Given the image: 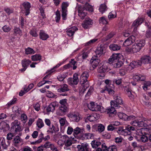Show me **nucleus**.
<instances>
[{"label":"nucleus","mask_w":151,"mask_h":151,"mask_svg":"<svg viewBox=\"0 0 151 151\" xmlns=\"http://www.w3.org/2000/svg\"><path fill=\"white\" fill-rule=\"evenodd\" d=\"M19 123L17 121L14 122L12 124L11 131L12 132L16 133L21 131V127L19 125Z\"/></svg>","instance_id":"obj_8"},{"label":"nucleus","mask_w":151,"mask_h":151,"mask_svg":"<svg viewBox=\"0 0 151 151\" xmlns=\"http://www.w3.org/2000/svg\"><path fill=\"white\" fill-rule=\"evenodd\" d=\"M119 54H113L109 59V64H113L114 62L120 59L119 55Z\"/></svg>","instance_id":"obj_14"},{"label":"nucleus","mask_w":151,"mask_h":151,"mask_svg":"<svg viewBox=\"0 0 151 151\" xmlns=\"http://www.w3.org/2000/svg\"><path fill=\"white\" fill-rule=\"evenodd\" d=\"M31 61L28 60L24 59L22 61V66L23 67V68L21 69L20 70L21 71H24L27 68V67L29 66L30 63H31Z\"/></svg>","instance_id":"obj_15"},{"label":"nucleus","mask_w":151,"mask_h":151,"mask_svg":"<svg viewBox=\"0 0 151 151\" xmlns=\"http://www.w3.org/2000/svg\"><path fill=\"white\" fill-rule=\"evenodd\" d=\"M77 147L79 151H91L88 144L86 142L81 143L77 146Z\"/></svg>","instance_id":"obj_6"},{"label":"nucleus","mask_w":151,"mask_h":151,"mask_svg":"<svg viewBox=\"0 0 151 151\" xmlns=\"http://www.w3.org/2000/svg\"><path fill=\"white\" fill-rule=\"evenodd\" d=\"M93 24V22L91 19L89 18L86 19L82 24V26L84 28L87 29Z\"/></svg>","instance_id":"obj_16"},{"label":"nucleus","mask_w":151,"mask_h":151,"mask_svg":"<svg viewBox=\"0 0 151 151\" xmlns=\"http://www.w3.org/2000/svg\"><path fill=\"white\" fill-rule=\"evenodd\" d=\"M77 30V28L76 27H73L68 29L66 32L68 36L71 37L73 35L76 31Z\"/></svg>","instance_id":"obj_21"},{"label":"nucleus","mask_w":151,"mask_h":151,"mask_svg":"<svg viewBox=\"0 0 151 151\" xmlns=\"http://www.w3.org/2000/svg\"><path fill=\"white\" fill-rule=\"evenodd\" d=\"M106 48L105 47L102 45H100L96 48L95 52L96 55H94L92 58V65L93 69L96 68L99 65L100 60L99 59L98 55H101L105 52Z\"/></svg>","instance_id":"obj_1"},{"label":"nucleus","mask_w":151,"mask_h":151,"mask_svg":"<svg viewBox=\"0 0 151 151\" xmlns=\"http://www.w3.org/2000/svg\"><path fill=\"white\" fill-rule=\"evenodd\" d=\"M78 75L76 73L73 75V78H69L68 79V83L70 85H76L78 84L79 80L78 77Z\"/></svg>","instance_id":"obj_10"},{"label":"nucleus","mask_w":151,"mask_h":151,"mask_svg":"<svg viewBox=\"0 0 151 151\" xmlns=\"http://www.w3.org/2000/svg\"><path fill=\"white\" fill-rule=\"evenodd\" d=\"M12 141L14 146H17L18 144L21 142L22 139L19 136H17L14 137Z\"/></svg>","instance_id":"obj_30"},{"label":"nucleus","mask_w":151,"mask_h":151,"mask_svg":"<svg viewBox=\"0 0 151 151\" xmlns=\"http://www.w3.org/2000/svg\"><path fill=\"white\" fill-rule=\"evenodd\" d=\"M14 32L16 34H18L19 35H21L22 32L20 28L19 27H15L14 29Z\"/></svg>","instance_id":"obj_60"},{"label":"nucleus","mask_w":151,"mask_h":151,"mask_svg":"<svg viewBox=\"0 0 151 151\" xmlns=\"http://www.w3.org/2000/svg\"><path fill=\"white\" fill-rule=\"evenodd\" d=\"M135 37L133 35L131 36L124 41L123 45L125 47L130 45L135 41Z\"/></svg>","instance_id":"obj_11"},{"label":"nucleus","mask_w":151,"mask_h":151,"mask_svg":"<svg viewBox=\"0 0 151 151\" xmlns=\"http://www.w3.org/2000/svg\"><path fill=\"white\" fill-rule=\"evenodd\" d=\"M116 17V14L115 12H111L109 13L108 17L109 19L114 18Z\"/></svg>","instance_id":"obj_50"},{"label":"nucleus","mask_w":151,"mask_h":151,"mask_svg":"<svg viewBox=\"0 0 151 151\" xmlns=\"http://www.w3.org/2000/svg\"><path fill=\"white\" fill-rule=\"evenodd\" d=\"M99 10L102 14L107 10V7L105 4H101L100 6Z\"/></svg>","instance_id":"obj_37"},{"label":"nucleus","mask_w":151,"mask_h":151,"mask_svg":"<svg viewBox=\"0 0 151 151\" xmlns=\"http://www.w3.org/2000/svg\"><path fill=\"white\" fill-rule=\"evenodd\" d=\"M103 107L102 106H101L100 105H96V107H95V109H94V111H99L101 112H102V109Z\"/></svg>","instance_id":"obj_58"},{"label":"nucleus","mask_w":151,"mask_h":151,"mask_svg":"<svg viewBox=\"0 0 151 151\" xmlns=\"http://www.w3.org/2000/svg\"><path fill=\"white\" fill-rule=\"evenodd\" d=\"M6 127H9V125L5 122L2 121L0 123V129H4Z\"/></svg>","instance_id":"obj_43"},{"label":"nucleus","mask_w":151,"mask_h":151,"mask_svg":"<svg viewBox=\"0 0 151 151\" xmlns=\"http://www.w3.org/2000/svg\"><path fill=\"white\" fill-rule=\"evenodd\" d=\"M116 107L112 106L108 107L106 110V111L110 116H114L116 114V111L115 110Z\"/></svg>","instance_id":"obj_12"},{"label":"nucleus","mask_w":151,"mask_h":151,"mask_svg":"<svg viewBox=\"0 0 151 151\" xmlns=\"http://www.w3.org/2000/svg\"><path fill=\"white\" fill-rule=\"evenodd\" d=\"M138 127H147L148 126L146 123L144 122L142 120L141 121H138Z\"/></svg>","instance_id":"obj_42"},{"label":"nucleus","mask_w":151,"mask_h":151,"mask_svg":"<svg viewBox=\"0 0 151 151\" xmlns=\"http://www.w3.org/2000/svg\"><path fill=\"white\" fill-rule=\"evenodd\" d=\"M59 131L58 128L57 127H55L53 124L52 126H50L49 127V130L47 132L53 134V133H56Z\"/></svg>","instance_id":"obj_29"},{"label":"nucleus","mask_w":151,"mask_h":151,"mask_svg":"<svg viewBox=\"0 0 151 151\" xmlns=\"http://www.w3.org/2000/svg\"><path fill=\"white\" fill-rule=\"evenodd\" d=\"M67 100L64 99L60 101L59 103L60 105L59 106V111L57 112L58 115L59 116H64L68 111V108L67 107Z\"/></svg>","instance_id":"obj_2"},{"label":"nucleus","mask_w":151,"mask_h":151,"mask_svg":"<svg viewBox=\"0 0 151 151\" xmlns=\"http://www.w3.org/2000/svg\"><path fill=\"white\" fill-rule=\"evenodd\" d=\"M40 139L35 142H33L31 143V145H35L39 143L42 142L43 138V134L42 133H41L39 136Z\"/></svg>","instance_id":"obj_32"},{"label":"nucleus","mask_w":151,"mask_h":151,"mask_svg":"<svg viewBox=\"0 0 151 151\" xmlns=\"http://www.w3.org/2000/svg\"><path fill=\"white\" fill-rule=\"evenodd\" d=\"M110 49L113 51H118L120 50L121 46L117 44H112L110 45L109 46Z\"/></svg>","instance_id":"obj_27"},{"label":"nucleus","mask_w":151,"mask_h":151,"mask_svg":"<svg viewBox=\"0 0 151 151\" xmlns=\"http://www.w3.org/2000/svg\"><path fill=\"white\" fill-rule=\"evenodd\" d=\"M96 104H95L94 102H91L88 105V107L90 110L92 111H94V110L93 109L96 107Z\"/></svg>","instance_id":"obj_39"},{"label":"nucleus","mask_w":151,"mask_h":151,"mask_svg":"<svg viewBox=\"0 0 151 151\" xmlns=\"http://www.w3.org/2000/svg\"><path fill=\"white\" fill-rule=\"evenodd\" d=\"M2 29L5 32H8L11 29L10 28L9 26L7 25L4 26L2 27Z\"/></svg>","instance_id":"obj_64"},{"label":"nucleus","mask_w":151,"mask_h":151,"mask_svg":"<svg viewBox=\"0 0 151 151\" xmlns=\"http://www.w3.org/2000/svg\"><path fill=\"white\" fill-rule=\"evenodd\" d=\"M85 6L87 8H86V11L88 10V11L92 12L93 11V9L92 7L88 3H86L85 5Z\"/></svg>","instance_id":"obj_55"},{"label":"nucleus","mask_w":151,"mask_h":151,"mask_svg":"<svg viewBox=\"0 0 151 151\" xmlns=\"http://www.w3.org/2000/svg\"><path fill=\"white\" fill-rule=\"evenodd\" d=\"M104 126L102 124H99L97 127V130L100 132H103L104 130Z\"/></svg>","instance_id":"obj_52"},{"label":"nucleus","mask_w":151,"mask_h":151,"mask_svg":"<svg viewBox=\"0 0 151 151\" xmlns=\"http://www.w3.org/2000/svg\"><path fill=\"white\" fill-rule=\"evenodd\" d=\"M113 84H116V85H119L122 83V79H114L112 80Z\"/></svg>","instance_id":"obj_51"},{"label":"nucleus","mask_w":151,"mask_h":151,"mask_svg":"<svg viewBox=\"0 0 151 151\" xmlns=\"http://www.w3.org/2000/svg\"><path fill=\"white\" fill-rule=\"evenodd\" d=\"M27 116L24 114H22L21 116V119L22 121H23L24 123L26 122V120L27 119Z\"/></svg>","instance_id":"obj_59"},{"label":"nucleus","mask_w":151,"mask_h":151,"mask_svg":"<svg viewBox=\"0 0 151 151\" xmlns=\"http://www.w3.org/2000/svg\"><path fill=\"white\" fill-rule=\"evenodd\" d=\"M143 129L142 128L141 129L138 130L137 132L139 133V135H141V136L140 137V140L141 141L143 142H147L148 140V137L147 136L145 135H143V133L142 132V129Z\"/></svg>","instance_id":"obj_20"},{"label":"nucleus","mask_w":151,"mask_h":151,"mask_svg":"<svg viewBox=\"0 0 151 151\" xmlns=\"http://www.w3.org/2000/svg\"><path fill=\"white\" fill-rule=\"evenodd\" d=\"M126 130L129 133L128 134H130V132L131 131H134L135 130V128L132 126H128L126 128Z\"/></svg>","instance_id":"obj_54"},{"label":"nucleus","mask_w":151,"mask_h":151,"mask_svg":"<svg viewBox=\"0 0 151 151\" xmlns=\"http://www.w3.org/2000/svg\"><path fill=\"white\" fill-rule=\"evenodd\" d=\"M67 9H65L64 8H62V17L63 18V20H65L67 16Z\"/></svg>","instance_id":"obj_40"},{"label":"nucleus","mask_w":151,"mask_h":151,"mask_svg":"<svg viewBox=\"0 0 151 151\" xmlns=\"http://www.w3.org/2000/svg\"><path fill=\"white\" fill-rule=\"evenodd\" d=\"M83 132V130L80 129V128L77 127L74 129L73 134L74 136H76L79 134L83 135L82 133Z\"/></svg>","instance_id":"obj_31"},{"label":"nucleus","mask_w":151,"mask_h":151,"mask_svg":"<svg viewBox=\"0 0 151 151\" xmlns=\"http://www.w3.org/2000/svg\"><path fill=\"white\" fill-rule=\"evenodd\" d=\"M72 139L71 138L69 137L64 143L65 146L69 147L72 144Z\"/></svg>","instance_id":"obj_41"},{"label":"nucleus","mask_w":151,"mask_h":151,"mask_svg":"<svg viewBox=\"0 0 151 151\" xmlns=\"http://www.w3.org/2000/svg\"><path fill=\"white\" fill-rule=\"evenodd\" d=\"M31 59L33 61L40 60L41 59V56L39 54H36L32 56Z\"/></svg>","instance_id":"obj_34"},{"label":"nucleus","mask_w":151,"mask_h":151,"mask_svg":"<svg viewBox=\"0 0 151 151\" xmlns=\"http://www.w3.org/2000/svg\"><path fill=\"white\" fill-rule=\"evenodd\" d=\"M68 117L72 118L73 121L76 122H78L80 119V117L78 114H69Z\"/></svg>","instance_id":"obj_28"},{"label":"nucleus","mask_w":151,"mask_h":151,"mask_svg":"<svg viewBox=\"0 0 151 151\" xmlns=\"http://www.w3.org/2000/svg\"><path fill=\"white\" fill-rule=\"evenodd\" d=\"M83 136L87 139H92L93 138L94 135L91 133H86L82 135V137Z\"/></svg>","instance_id":"obj_38"},{"label":"nucleus","mask_w":151,"mask_h":151,"mask_svg":"<svg viewBox=\"0 0 151 151\" xmlns=\"http://www.w3.org/2000/svg\"><path fill=\"white\" fill-rule=\"evenodd\" d=\"M68 86L65 84L60 85L59 88L57 89V91L60 93L65 92L69 90Z\"/></svg>","instance_id":"obj_17"},{"label":"nucleus","mask_w":151,"mask_h":151,"mask_svg":"<svg viewBox=\"0 0 151 151\" xmlns=\"http://www.w3.org/2000/svg\"><path fill=\"white\" fill-rule=\"evenodd\" d=\"M22 5L25 9V15L27 16L30 13V9L31 7L30 4L28 2H24Z\"/></svg>","instance_id":"obj_18"},{"label":"nucleus","mask_w":151,"mask_h":151,"mask_svg":"<svg viewBox=\"0 0 151 151\" xmlns=\"http://www.w3.org/2000/svg\"><path fill=\"white\" fill-rule=\"evenodd\" d=\"M14 137L13 134L11 133H9L7 134L6 137L7 139L6 141L9 140L10 141V140L12 139L13 137Z\"/></svg>","instance_id":"obj_63"},{"label":"nucleus","mask_w":151,"mask_h":151,"mask_svg":"<svg viewBox=\"0 0 151 151\" xmlns=\"http://www.w3.org/2000/svg\"><path fill=\"white\" fill-rule=\"evenodd\" d=\"M4 10L8 15H9L10 14L13 13V9L9 8H5Z\"/></svg>","instance_id":"obj_61"},{"label":"nucleus","mask_w":151,"mask_h":151,"mask_svg":"<svg viewBox=\"0 0 151 151\" xmlns=\"http://www.w3.org/2000/svg\"><path fill=\"white\" fill-rule=\"evenodd\" d=\"M25 53L27 54H32L35 53V51L33 49L28 47L25 50Z\"/></svg>","instance_id":"obj_44"},{"label":"nucleus","mask_w":151,"mask_h":151,"mask_svg":"<svg viewBox=\"0 0 151 151\" xmlns=\"http://www.w3.org/2000/svg\"><path fill=\"white\" fill-rule=\"evenodd\" d=\"M88 76V72L87 71H85L82 74L79 82L80 84L83 86H84L85 83L87 81V78Z\"/></svg>","instance_id":"obj_9"},{"label":"nucleus","mask_w":151,"mask_h":151,"mask_svg":"<svg viewBox=\"0 0 151 151\" xmlns=\"http://www.w3.org/2000/svg\"><path fill=\"white\" fill-rule=\"evenodd\" d=\"M99 22L100 23L104 24H106L108 23L107 19L104 17H102L100 18L99 20Z\"/></svg>","instance_id":"obj_45"},{"label":"nucleus","mask_w":151,"mask_h":151,"mask_svg":"<svg viewBox=\"0 0 151 151\" xmlns=\"http://www.w3.org/2000/svg\"><path fill=\"white\" fill-rule=\"evenodd\" d=\"M117 133L121 135H126L129 134L127 131H126V129H123V127H119L117 130Z\"/></svg>","instance_id":"obj_26"},{"label":"nucleus","mask_w":151,"mask_h":151,"mask_svg":"<svg viewBox=\"0 0 151 151\" xmlns=\"http://www.w3.org/2000/svg\"><path fill=\"white\" fill-rule=\"evenodd\" d=\"M118 115L119 118L123 119L124 120H126L128 117L127 115L121 112H119L118 113Z\"/></svg>","instance_id":"obj_33"},{"label":"nucleus","mask_w":151,"mask_h":151,"mask_svg":"<svg viewBox=\"0 0 151 151\" xmlns=\"http://www.w3.org/2000/svg\"><path fill=\"white\" fill-rule=\"evenodd\" d=\"M112 64L115 68H119L122 65L123 63L122 61L119 60L115 62H114Z\"/></svg>","instance_id":"obj_35"},{"label":"nucleus","mask_w":151,"mask_h":151,"mask_svg":"<svg viewBox=\"0 0 151 151\" xmlns=\"http://www.w3.org/2000/svg\"><path fill=\"white\" fill-rule=\"evenodd\" d=\"M91 144L93 148H96L101 145V143L100 142L93 140L91 142Z\"/></svg>","instance_id":"obj_36"},{"label":"nucleus","mask_w":151,"mask_h":151,"mask_svg":"<svg viewBox=\"0 0 151 151\" xmlns=\"http://www.w3.org/2000/svg\"><path fill=\"white\" fill-rule=\"evenodd\" d=\"M114 33L113 32H111L104 39V40L106 41L108 40L109 39L111 38L114 35Z\"/></svg>","instance_id":"obj_48"},{"label":"nucleus","mask_w":151,"mask_h":151,"mask_svg":"<svg viewBox=\"0 0 151 151\" xmlns=\"http://www.w3.org/2000/svg\"><path fill=\"white\" fill-rule=\"evenodd\" d=\"M58 102L56 101L53 102L50 104L46 108V111L47 112H53L55 110V107L58 106Z\"/></svg>","instance_id":"obj_13"},{"label":"nucleus","mask_w":151,"mask_h":151,"mask_svg":"<svg viewBox=\"0 0 151 151\" xmlns=\"http://www.w3.org/2000/svg\"><path fill=\"white\" fill-rule=\"evenodd\" d=\"M115 100L111 101H110L111 106H114L116 109H118L122 108L120 106L123 104V101L121 98L119 97L116 96L114 98Z\"/></svg>","instance_id":"obj_4"},{"label":"nucleus","mask_w":151,"mask_h":151,"mask_svg":"<svg viewBox=\"0 0 151 151\" xmlns=\"http://www.w3.org/2000/svg\"><path fill=\"white\" fill-rule=\"evenodd\" d=\"M97 40V39H92L89 41L87 43H85V45L86 46H89L92 44L94 42H95Z\"/></svg>","instance_id":"obj_56"},{"label":"nucleus","mask_w":151,"mask_h":151,"mask_svg":"<svg viewBox=\"0 0 151 151\" xmlns=\"http://www.w3.org/2000/svg\"><path fill=\"white\" fill-rule=\"evenodd\" d=\"M10 143V141L9 140L6 141L3 138L2 140L1 144L3 149H6L7 147L9 145Z\"/></svg>","instance_id":"obj_25"},{"label":"nucleus","mask_w":151,"mask_h":151,"mask_svg":"<svg viewBox=\"0 0 151 151\" xmlns=\"http://www.w3.org/2000/svg\"><path fill=\"white\" fill-rule=\"evenodd\" d=\"M142 64H148L151 63V58L149 56H144L141 58Z\"/></svg>","instance_id":"obj_19"},{"label":"nucleus","mask_w":151,"mask_h":151,"mask_svg":"<svg viewBox=\"0 0 151 151\" xmlns=\"http://www.w3.org/2000/svg\"><path fill=\"white\" fill-rule=\"evenodd\" d=\"M40 38L43 40H45L49 37L48 35L43 30H40L39 33Z\"/></svg>","instance_id":"obj_24"},{"label":"nucleus","mask_w":151,"mask_h":151,"mask_svg":"<svg viewBox=\"0 0 151 151\" xmlns=\"http://www.w3.org/2000/svg\"><path fill=\"white\" fill-rule=\"evenodd\" d=\"M141 64V61L140 60H138L136 61H132L130 63L129 66H131L132 68H134L140 66Z\"/></svg>","instance_id":"obj_23"},{"label":"nucleus","mask_w":151,"mask_h":151,"mask_svg":"<svg viewBox=\"0 0 151 151\" xmlns=\"http://www.w3.org/2000/svg\"><path fill=\"white\" fill-rule=\"evenodd\" d=\"M55 21L56 22H58L60 18V13L58 10H57L56 12Z\"/></svg>","instance_id":"obj_49"},{"label":"nucleus","mask_w":151,"mask_h":151,"mask_svg":"<svg viewBox=\"0 0 151 151\" xmlns=\"http://www.w3.org/2000/svg\"><path fill=\"white\" fill-rule=\"evenodd\" d=\"M108 63L104 64L102 66L100 67L98 69V72L101 73L99 76L102 77H104L105 76V73L109 71V68H108Z\"/></svg>","instance_id":"obj_5"},{"label":"nucleus","mask_w":151,"mask_h":151,"mask_svg":"<svg viewBox=\"0 0 151 151\" xmlns=\"http://www.w3.org/2000/svg\"><path fill=\"white\" fill-rule=\"evenodd\" d=\"M78 15L81 19H83L87 15L86 8L84 6H80L78 8Z\"/></svg>","instance_id":"obj_7"},{"label":"nucleus","mask_w":151,"mask_h":151,"mask_svg":"<svg viewBox=\"0 0 151 151\" xmlns=\"http://www.w3.org/2000/svg\"><path fill=\"white\" fill-rule=\"evenodd\" d=\"M102 136L104 138L106 139H109L111 137L110 134L106 132H105L103 133Z\"/></svg>","instance_id":"obj_62"},{"label":"nucleus","mask_w":151,"mask_h":151,"mask_svg":"<svg viewBox=\"0 0 151 151\" xmlns=\"http://www.w3.org/2000/svg\"><path fill=\"white\" fill-rule=\"evenodd\" d=\"M67 122L65 117L61 118L59 120L60 126H63L65 125V122Z\"/></svg>","instance_id":"obj_53"},{"label":"nucleus","mask_w":151,"mask_h":151,"mask_svg":"<svg viewBox=\"0 0 151 151\" xmlns=\"http://www.w3.org/2000/svg\"><path fill=\"white\" fill-rule=\"evenodd\" d=\"M117 150L116 146L114 145L109 146L108 148L107 151H117Z\"/></svg>","instance_id":"obj_57"},{"label":"nucleus","mask_w":151,"mask_h":151,"mask_svg":"<svg viewBox=\"0 0 151 151\" xmlns=\"http://www.w3.org/2000/svg\"><path fill=\"white\" fill-rule=\"evenodd\" d=\"M145 43V40H142L139 41L138 43L133 45L132 47V53H136L139 51L141 48L144 46Z\"/></svg>","instance_id":"obj_3"},{"label":"nucleus","mask_w":151,"mask_h":151,"mask_svg":"<svg viewBox=\"0 0 151 151\" xmlns=\"http://www.w3.org/2000/svg\"><path fill=\"white\" fill-rule=\"evenodd\" d=\"M53 145V144H51L50 142H47L44 145H42V146H43L44 148H50L51 149V147H52V145Z\"/></svg>","instance_id":"obj_47"},{"label":"nucleus","mask_w":151,"mask_h":151,"mask_svg":"<svg viewBox=\"0 0 151 151\" xmlns=\"http://www.w3.org/2000/svg\"><path fill=\"white\" fill-rule=\"evenodd\" d=\"M143 20L144 19L143 18L138 17L133 22L132 24V27H137L143 22Z\"/></svg>","instance_id":"obj_22"},{"label":"nucleus","mask_w":151,"mask_h":151,"mask_svg":"<svg viewBox=\"0 0 151 151\" xmlns=\"http://www.w3.org/2000/svg\"><path fill=\"white\" fill-rule=\"evenodd\" d=\"M37 125L39 128H41L44 126V124L41 119H39L37 122Z\"/></svg>","instance_id":"obj_46"}]
</instances>
